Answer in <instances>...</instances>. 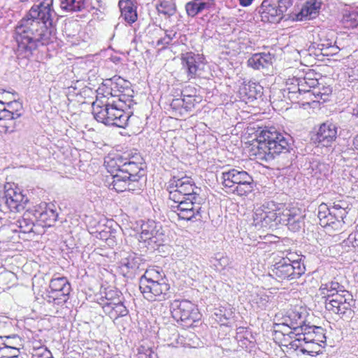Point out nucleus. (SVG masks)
<instances>
[{
    "mask_svg": "<svg viewBox=\"0 0 358 358\" xmlns=\"http://www.w3.org/2000/svg\"><path fill=\"white\" fill-rule=\"evenodd\" d=\"M52 6L53 0H38L17 22L13 33L17 57L29 58L38 47L55 38L56 13Z\"/></svg>",
    "mask_w": 358,
    "mask_h": 358,
    "instance_id": "obj_1",
    "label": "nucleus"
},
{
    "mask_svg": "<svg viewBox=\"0 0 358 358\" xmlns=\"http://www.w3.org/2000/svg\"><path fill=\"white\" fill-rule=\"evenodd\" d=\"M168 189L169 199L176 203L171 208L179 219L196 221L202 218L201 189L193 178L187 175L173 176L169 182Z\"/></svg>",
    "mask_w": 358,
    "mask_h": 358,
    "instance_id": "obj_2",
    "label": "nucleus"
},
{
    "mask_svg": "<svg viewBox=\"0 0 358 358\" xmlns=\"http://www.w3.org/2000/svg\"><path fill=\"white\" fill-rule=\"evenodd\" d=\"M142 158L133 157L131 159L122 156L105 161L108 172L110 174V180L108 179L109 187L117 192L125 190H134V183L138 182L145 171Z\"/></svg>",
    "mask_w": 358,
    "mask_h": 358,
    "instance_id": "obj_3",
    "label": "nucleus"
},
{
    "mask_svg": "<svg viewBox=\"0 0 358 358\" xmlns=\"http://www.w3.org/2000/svg\"><path fill=\"white\" fill-rule=\"evenodd\" d=\"M319 291L324 299V307L327 311L339 315L341 318L351 317L353 296L337 279L321 283Z\"/></svg>",
    "mask_w": 358,
    "mask_h": 358,
    "instance_id": "obj_4",
    "label": "nucleus"
},
{
    "mask_svg": "<svg viewBox=\"0 0 358 358\" xmlns=\"http://www.w3.org/2000/svg\"><path fill=\"white\" fill-rule=\"evenodd\" d=\"M291 138L281 133L275 127H266L258 136V145L253 149L257 159L266 162L273 160L281 154L289 152Z\"/></svg>",
    "mask_w": 358,
    "mask_h": 358,
    "instance_id": "obj_5",
    "label": "nucleus"
},
{
    "mask_svg": "<svg viewBox=\"0 0 358 358\" xmlns=\"http://www.w3.org/2000/svg\"><path fill=\"white\" fill-rule=\"evenodd\" d=\"M130 107L129 103L125 104L120 101L115 100L109 101L106 103L96 99L93 102L92 114L94 119L106 126H113L119 128H125L128 125L130 118L129 113L124 111V108Z\"/></svg>",
    "mask_w": 358,
    "mask_h": 358,
    "instance_id": "obj_6",
    "label": "nucleus"
},
{
    "mask_svg": "<svg viewBox=\"0 0 358 358\" xmlns=\"http://www.w3.org/2000/svg\"><path fill=\"white\" fill-rule=\"evenodd\" d=\"M139 289L148 301H161L169 298L170 285L159 271L150 269L140 278Z\"/></svg>",
    "mask_w": 358,
    "mask_h": 358,
    "instance_id": "obj_7",
    "label": "nucleus"
},
{
    "mask_svg": "<svg viewBox=\"0 0 358 358\" xmlns=\"http://www.w3.org/2000/svg\"><path fill=\"white\" fill-rule=\"evenodd\" d=\"M220 178L225 192L238 196H247L255 187L253 177L241 168L222 172Z\"/></svg>",
    "mask_w": 358,
    "mask_h": 358,
    "instance_id": "obj_8",
    "label": "nucleus"
},
{
    "mask_svg": "<svg viewBox=\"0 0 358 358\" xmlns=\"http://www.w3.org/2000/svg\"><path fill=\"white\" fill-rule=\"evenodd\" d=\"M348 204L343 201L334 203L329 207L326 203H321L318 207L317 217L320 224L327 230L334 231L342 229L345 224L344 218L348 214Z\"/></svg>",
    "mask_w": 358,
    "mask_h": 358,
    "instance_id": "obj_9",
    "label": "nucleus"
},
{
    "mask_svg": "<svg viewBox=\"0 0 358 358\" xmlns=\"http://www.w3.org/2000/svg\"><path fill=\"white\" fill-rule=\"evenodd\" d=\"M325 330L322 327H315L299 336L292 344L293 350H299L304 355L315 356L326 342Z\"/></svg>",
    "mask_w": 358,
    "mask_h": 358,
    "instance_id": "obj_10",
    "label": "nucleus"
},
{
    "mask_svg": "<svg viewBox=\"0 0 358 358\" xmlns=\"http://www.w3.org/2000/svg\"><path fill=\"white\" fill-rule=\"evenodd\" d=\"M170 310L173 318L184 327H192L201 317L197 306L189 300H174Z\"/></svg>",
    "mask_w": 358,
    "mask_h": 358,
    "instance_id": "obj_11",
    "label": "nucleus"
},
{
    "mask_svg": "<svg viewBox=\"0 0 358 358\" xmlns=\"http://www.w3.org/2000/svg\"><path fill=\"white\" fill-rule=\"evenodd\" d=\"M131 83L120 76H114L109 80H106L103 84L102 90L104 96H110L111 97H117L115 101H122L125 104H131L132 101V92L130 88Z\"/></svg>",
    "mask_w": 358,
    "mask_h": 358,
    "instance_id": "obj_12",
    "label": "nucleus"
},
{
    "mask_svg": "<svg viewBox=\"0 0 358 358\" xmlns=\"http://www.w3.org/2000/svg\"><path fill=\"white\" fill-rule=\"evenodd\" d=\"M45 299L49 303L62 306L69 299L71 286L68 279L64 276H54L49 285Z\"/></svg>",
    "mask_w": 358,
    "mask_h": 358,
    "instance_id": "obj_13",
    "label": "nucleus"
},
{
    "mask_svg": "<svg viewBox=\"0 0 358 358\" xmlns=\"http://www.w3.org/2000/svg\"><path fill=\"white\" fill-rule=\"evenodd\" d=\"M307 315L308 313L305 308L302 307L295 308L287 311L282 318V323L278 325H283L284 328L292 331L296 336H300V335L315 327L306 324Z\"/></svg>",
    "mask_w": 358,
    "mask_h": 358,
    "instance_id": "obj_14",
    "label": "nucleus"
},
{
    "mask_svg": "<svg viewBox=\"0 0 358 358\" xmlns=\"http://www.w3.org/2000/svg\"><path fill=\"white\" fill-rule=\"evenodd\" d=\"M292 3L293 0H264L259 11L262 21L278 22Z\"/></svg>",
    "mask_w": 358,
    "mask_h": 358,
    "instance_id": "obj_15",
    "label": "nucleus"
},
{
    "mask_svg": "<svg viewBox=\"0 0 358 358\" xmlns=\"http://www.w3.org/2000/svg\"><path fill=\"white\" fill-rule=\"evenodd\" d=\"M165 234L162 226L159 222L149 220L141 225V232L139 241L145 244V246L160 245L164 241Z\"/></svg>",
    "mask_w": 358,
    "mask_h": 358,
    "instance_id": "obj_16",
    "label": "nucleus"
},
{
    "mask_svg": "<svg viewBox=\"0 0 358 358\" xmlns=\"http://www.w3.org/2000/svg\"><path fill=\"white\" fill-rule=\"evenodd\" d=\"M181 62L188 80L202 76L206 64L203 55L187 52L182 55Z\"/></svg>",
    "mask_w": 358,
    "mask_h": 358,
    "instance_id": "obj_17",
    "label": "nucleus"
},
{
    "mask_svg": "<svg viewBox=\"0 0 358 358\" xmlns=\"http://www.w3.org/2000/svg\"><path fill=\"white\" fill-rule=\"evenodd\" d=\"M298 266L296 268L294 266H290L280 258H277L271 268L269 275L278 282L295 280L305 273L302 272L301 266Z\"/></svg>",
    "mask_w": 358,
    "mask_h": 358,
    "instance_id": "obj_18",
    "label": "nucleus"
},
{
    "mask_svg": "<svg viewBox=\"0 0 358 358\" xmlns=\"http://www.w3.org/2000/svg\"><path fill=\"white\" fill-rule=\"evenodd\" d=\"M305 214L299 208L286 207L282 204L280 210V224L286 225L293 231H299L304 226Z\"/></svg>",
    "mask_w": 358,
    "mask_h": 358,
    "instance_id": "obj_19",
    "label": "nucleus"
},
{
    "mask_svg": "<svg viewBox=\"0 0 358 358\" xmlns=\"http://www.w3.org/2000/svg\"><path fill=\"white\" fill-rule=\"evenodd\" d=\"M143 265L144 259L142 257L137 253L131 252L121 259L118 268L124 277L132 279L138 271L145 269Z\"/></svg>",
    "mask_w": 358,
    "mask_h": 358,
    "instance_id": "obj_20",
    "label": "nucleus"
},
{
    "mask_svg": "<svg viewBox=\"0 0 358 358\" xmlns=\"http://www.w3.org/2000/svg\"><path fill=\"white\" fill-rule=\"evenodd\" d=\"M28 202V199L16 189L3 190L1 204L2 210L8 208L10 211L20 212L24 208V205Z\"/></svg>",
    "mask_w": 358,
    "mask_h": 358,
    "instance_id": "obj_21",
    "label": "nucleus"
},
{
    "mask_svg": "<svg viewBox=\"0 0 358 358\" xmlns=\"http://www.w3.org/2000/svg\"><path fill=\"white\" fill-rule=\"evenodd\" d=\"M337 137V127L332 122L322 124L317 133L312 137L315 143L323 147H329Z\"/></svg>",
    "mask_w": 358,
    "mask_h": 358,
    "instance_id": "obj_22",
    "label": "nucleus"
},
{
    "mask_svg": "<svg viewBox=\"0 0 358 358\" xmlns=\"http://www.w3.org/2000/svg\"><path fill=\"white\" fill-rule=\"evenodd\" d=\"M317 74L313 71L307 72L303 77L294 78L293 80L298 83L299 90L303 91L306 99L313 101L312 96L319 95V93L313 92L311 88L318 85V79L316 77Z\"/></svg>",
    "mask_w": 358,
    "mask_h": 358,
    "instance_id": "obj_23",
    "label": "nucleus"
},
{
    "mask_svg": "<svg viewBox=\"0 0 358 358\" xmlns=\"http://www.w3.org/2000/svg\"><path fill=\"white\" fill-rule=\"evenodd\" d=\"M53 204L34 206L35 220L44 223L45 226L51 227L56 221L58 213L54 208Z\"/></svg>",
    "mask_w": 358,
    "mask_h": 358,
    "instance_id": "obj_24",
    "label": "nucleus"
},
{
    "mask_svg": "<svg viewBox=\"0 0 358 358\" xmlns=\"http://www.w3.org/2000/svg\"><path fill=\"white\" fill-rule=\"evenodd\" d=\"M35 222H38V220H35L34 208L28 209L24 213L23 215L13 224L19 230L16 229H13V230L24 234H28L29 237L31 238L30 234L34 233V227H35Z\"/></svg>",
    "mask_w": 358,
    "mask_h": 358,
    "instance_id": "obj_25",
    "label": "nucleus"
},
{
    "mask_svg": "<svg viewBox=\"0 0 358 358\" xmlns=\"http://www.w3.org/2000/svg\"><path fill=\"white\" fill-rule=\"evenodd\" d=\"M187 89H185L182 92V98L174 99L171 103V108L176 111H178L180 115H183V112L191 111L197 103L195 96L187 94Z\"/></svg>",
    "mask_w": 358,
    "mask_h": 358,
    "instance_id": "obj_26",
    "label": "nucleus"
},
{
    "mask_svg": "<svg viewBox=\"0 0 358 358\" xmlns=\"http://www.w3.org/2000/svg\"><path fill=\"white\" fill-rule=\"evenodd\" d=\"M264 207L267 208L263 228H271L280 224V210L282 204L273 201L264 203Z\"/></svg>",
    "mask_w": 358,
    "mask_h": 358,
    "instance_id": "obj_27",
    "label": "nucleus"
},
{
    "mask_svg": "<svg viewBox=\"0 0 358 358\" xmlns=\"http://www.w3.org/2000/svg\"><path fill=\"white\" fill-rule=\"evenodd\" d=\"M21 113L13 112L9 109L0 110V134L13 132L16 127L15 120L20 117Z\"/></svg>",
    "mask_w": 358,
    "mask_h": 358,
    "instance_id": "obj_28",
    "label": "nucleus"
},
{
    "mask_svg": "<svg viewBox=\"0 0 358 358\" xmlns=\"http://www.w3.org/2000/svg\"><path fill=\"white\" fill-rule=\"evenodd\" d=\"M273 339L279 345L286 346L289 349H292V344L299 336H296L295 334L292 333V331L284 328L283 325H275L273 331Z\"/></svg>",
    "mask_w": 358,
    "mask_h": 358,
    "instance_id": "obj_29",
    "label": "nucleus"
},
{
    "mask_svg": "<svg viewBox=\"0 0 358 358\" xmlns=\"http://www.w3.org/2000/svg\"><path fill=\"white\" fill-rule=\"evenodd\" d=\"M238 92L243 101H253L262 96L263 87L255 82H249L242 84Z\"/></svg>",
    "mask_w": 358,
    "mask_h": 358,
    "instance_id": "obj_30",
    "label": "nucleus"
},
{
    "mask_svg": "<svg viewBox=\"0 0 358 358\" xmlns=\"http://www.w3.org/2000/svg\"><path fill=\"white\" fill-rule=\"evenodd\" d=\"M235 339L238 346L250 352L255 347V339L248 328L239 327L236 329Z\"/></svg>",
    "mask_w": 358,
    "mask_h": 358,
    "instance_id": "obj_31",
    "label": "nucleus"
},
{
    "mask_svg": "<svg viewBox=\"0 0 358 358\" xmlns=\"http://www.w3.org/2000/svg\"><path fill=\"white\" fill-rule=\"evenodd\" d=\"M273 56L269 52H259L252 55L248 59V66L255 69L261 70L268 69L272 65Z\"/></svg>",
    "mask_w": 358,
    "mask_h": 358,
    "instance_id": "obj_32",
    "label": "nucleus"
},
{
    "mask_svg": "<svg viewBox=\"0 0 358 358\" xmlns=\"http://www.w3.org/2000/svg\"><path fill=\"white\" fill-rule=\"evenodd\" d=\"M136 0H120L118 6L121 11V16L125 22L131 24L138 19Z\"/></svg>",
    "mask_w": 358,
    "mask_h": 358,
    "instance_id": "obj_33",
    "label": "nucleus"
},
{
    "mask_svg": "<svg viewBox=\"0 0 358 358\" xmlns=\"http://www.w3.org/2000/svg\"><path fill=\"white\" fill-rule=\"evenodd\" d=\"M322 5L321 0H309L302 6L296 15L298 20H307L315 18L319 13Z\"/></svg>",
    "mask_w": 358,
    "mask_h": 358,
    "instance_id": "obj_34",
    "label": "nucleus"
},
{
    "mask_svg": "<svg viewBox=\"0 0 358 358\" xmlns=\"http://www.w3.org/2000/svg\"><path fill=\"white\" fill-rule=\"evenodd\" d=\"M215 5V0H192L185 4V10L189 17H194Z\"/></svg>",
    "mask_w": 358,
    "mask_h": 358,
    "instance_id": "obj_35",
    "label": "nucleus"
},
{
    "mask_svg": "<svg viewBox=\"0 0 358 358\" xmlns=\"http://www.w3.org/2000/svg\"><path fill=\"white\" fill-rule=\"evenodd\" d=\"M120 300H124V298L121 292L116 289H105L96 297V302L101 308H105V306H110L111 303H116Z\"/></svg>",
    "mask_w": 358,
    "mask_h": 358,
    "instance_id": "obj_36",
    "label": "nucleus"
},
{
    "mask_svg": "<svg viewBox=\"0 0 358 358\" xmlns=\"http://www.w3.org/2000/svg\"><path fill=\"white\" fill-rule=\"evenodd\" d=\"M102 310L107 316L113 320L124 317L129 313V310L124 306L123 300L111 303L110 306H105V308H102Z\"/></svg>",
    "mask_w": 358,
    "mask_h": 358,
    "instance_id": "obj_37",
    "label": "nucleus"
},
{
    "mask_svg": "<svg viewBox=\"0 0 358 358\" xmlns=\"http://www.w3.org/2000/svg\"><path fill=\"white\" fill-rule=\"evenodd\" d=\"M197 337L194 333L186 332L185 335L178 334V339L176 343H172L173 348H196L198 345Z\"/></svg>",
    "mask_w": 358,
    "mask_h": 358,
    "instance_id": "obj_38",
    "label": "nucleus"
},
{
    "mask_svg": "<svg viewBox=\"0 0 358 358\" xmlns=\"http://www.w3.org/2000/svg\"><path fill=\"white\" fill-rule=\"evenodd\" d=\"M158 337L166 343L169 347H173L172 343H176L178 339V333L174 327L159 329Z\"/></svg>",
    "mask_w": 358,
    "mask_h": 358,
    "instance_id": "obj_39",
    "label": "nucleus"
},
{
    "mask_svg": "<svg viewBox=\"0 0 358 358\" xmlns=\"http://www.w3.org/2000/svg\"><path fill=\"white\" fill-rule=\"evenodd\" d=\"M280 93H282L284 97L287 96L292 102H299L300 101L306 99V96H304L303 92L299 90L298 83L295 81L294 83H292V86L283 90L282 92L280 91Z\"/></svg>",
    "mask_w": 358,
    "mask_h": 358,
    "instance_id": "obj_40",
    "label": "nucleus"
},
{
    "mask_svg": "<svg viewBox=\"0 0 358 358\" xmlns=\"http://www.w3.org/2000/svg\"><path fill=\"white\" fill-rule=\"evenodd\" d=\"M59 7L64 12H79L85 8V0H59Z\"/></svg>",
    "mask_w": 358,
    "mask_h": 358,
    "instance_id": "obj_41",
    "label": "nucleus"
},
{
    "mask_svg": "<svg viewBox=\"0 0 358 358\" xmlns=\"http://www.w3.org/2000/svg\"><path fill=\"white\" fill-rule=\"evenodd\" d=\"M283 255V256L280 257L281 259L284 260L290 266H294L296 268H298V266L299 265L302 268V272H306V266L303 263L302 255L292 251L286 252V253Z\"/></svg>",
    "mask_w": 358,
    "mask_h": 358,
    "instance_id": "obj_42",
    "label": "nucleus"
},
{
    "mask_svg": "<svg viewBox=\"0 0 358 358\" xmlns=\"http://www.w3.org/2000/svg\"><path fill=\"white\" fill-rule=\"evenodd\" d=\"M210 263L217 271L221 273L227 269L230 264V259L224 253L217 252L211 258Z\"/></svg>",
    "mask_w": 358,
    "mask_h": 358,
    "instance_id": "obj_43",
    "label": "nucleus"
},
{
    "mask_svg": "<svg viewBox=\"0 0 358 358\" xmlns=\"http://www.w3.org/2000/svg\"><path fill=\"white\" fill-rule=\"evenodd\" d=\"M312 49L319 51L324 55H335L339 50L338 46L332 45V41L330 40H327L325 43H313L310 46L308 50L311 51Z\"/></svg>",
    "mask_w": 358,
    "mask_h": 358,
    "instance_id": "obj_44",
    "label": "nucleus"
},
{
    "mask_svg": "<svg viewBox=\"0 0 358 358\" xmlns=\"http://www.w3.org/2000/svg\"><path fill=\"white\" fill-rule=\"evenodd\" d=\"M343 26L348 29L358 27V14L357 9L354 10H345L341 20Z\"/></svg>",
    "mask_w": 358,
    "mask_h": 358,
    "instance_id": "obj_45",
    "label": "nucleus"
},
{
    "mask_svg": "<svg viewBox=\"0 0 358 358\" xmlns=\"http://www.w3.org/2000/svg\"><path fill=\"white\" fill-rule=\"evenodd\" d=\"M250 303L252 306L257 310H265L269 303V296L261 292L252 296Z\"/></svg>",
    "mask_w": 358,
    "mask_h": 358,
    "instance_id": "obj_46",
    "label": "nucleus"
},
{
    "mask_svg": "<svg viewBox=\"0 0 358 358\" xmlns=\"http://www.w3.org/2000/svg\"><path fill=\"white\" fill-rule=\"evenodd\" d=\"M234 313L233 308L229 305L227 307L222 306L215 312V320L221 324L225 325L227 321L234 317Z\"/></svg>",
    "mask_w": 358,
    "mask_h": 358,
    "instance_id": "obj_47",
    "label": "nucleus"
},
{
    "mask_svg": "<svg viewBox=\"0 0 358 358\" xmlns=\"http://www.w3.org/2000/svg\"><path fill=\"white\" fill-rule=\"evenodd\" d=\"M157 10L159 13L172 16L176 12V6L173 1L164 0L157 5Z\"/></svg>",
    "mask_w": 358,
    "mask_h": 358,
    "instance_id": "obj_48",
    "label": "nucleus"
},
{
    "mask_svg": "<svg viewBox=\"0 0 358 358\" xmlns=\"http://www.w3.org/2000/svg\"><path fill=\"white\" fill-rule=\"evenodd\" d=\"M267 208L264 207V203L254 211L253 224L258 228H263L264 221L266 217Z\"/></svg>",
    "mask_w": 358,
    "mask_h": 358,
    "instance_id": "obj_49",
    "label": "nucleus"
},
{
    "mask_svg": "<svg viewBox=\"0 0 358 358\" xmlns=\"http://www.w3.org/2000/svg\"><path fill=\"white\" fill-rule=\"evenodd\" d=\"M0 353L4 358H19L20 349L8 344L0 348Z\"/></svg>",
    "mask_w": 358,
    "mask_h": 358,
    "instance_id": "obj_50",
    "label": "nucleus"
},
{
    "mask_svg": "<svg viewBox=\"0 0 358 358\" xmlns=\"http://www.w3.org/2000/svg\"><path fill=\"white\" fill-rule=\"evenodd\" d=\"M31 354V358H53L51 352L44 345L34 346Z\"/></svg>",
    "mask_w": 358,
    "mask_h": 358,
    "instance_id": "obj_51",
    "label": "nucleus"
},
{
    "mask_svg": "<svg viewBox=\"0 0 358 358\" xmlns=\"http://www.w3.org/2000/svg\"><path fill=\"white\" fill-rule=\"evenodd\" d=\"M138 358H157V355L150 348L141 346L138 348Z\"/></svg>",
    "mask_w": 358,
    "mask_h": 358,
    "instance_id": "obj_52",
    "label": "nucleus"
},
{
    "mask_svg": "<svg viewBox=\"0 0 358 358\" xmlns=\"http://www.w3.org/2000/svg\"><path fill=\"white\" fill-rule=\"evenodd\" d=\"M347 245H351L352 247H358V231L351 233L345 241Z\"/></svg>",
    "mask_w": 358,
    "mask_h": 358,
    "instance_id": "obj_53",
    "label": "nucleus"
},
{
    "mask_svg": "<svg viewBox=\"0 0 358 358\" xmlns=\"http://www.w3.org/2000/svg\"><path fill=\"white\" fill-rule=\"evenodd\" d=\"M5 107L6 109H9L11 111L18 113V108H20L21 106L19 102L14 101H6L5 103Z\"/></svg>",
    "mask_w": 358,
    "mask_h": 358,
    "instance_id": "obj_54",
    "label": "nucleus"
},
{
    "mask_svg": "<svg viewBox=\"0 0 358 358\" xmlns=\"http://www.w3.org/2000/svg\"><path fill=\"white\" fill-rule=\"evenodd\" d=\"M171 42V38L169 36H164L157 41V45L160 46L161 48L163 49L169 45Z\"/></svg>",
    "mask_w": 358,
    "mask_h": 358,
    "instance_id": "obj_55",
    "label": "nucleus"
},
{
    "mask_svg": "<svg viewBox=\"0 0 358 358\" xmlns=\"http://www.w3.org/2000/svg\"><path fill=\"white\" fill-rule=\"evenodd\" d=\"M8 94V92H6L3 90H0V110L3 109H6L5 103L6 99V95Z\"/></svg>",
    "mask_w": 358,
    "mask_h": 358,
    "instance_id": "obj_56",
    "label": "nucleus"
},
{
    "mask_svg": "<svg viewBox=\"0 0 358 358\" xmlns=\"http://www.w3.org/2000/svg\"><path fill=\"white\" fill-rule=\"evenodd\" d=\"M252 1L253 0H239L240 4L244 7L250 6Z\"/></svg>",
    "mask_w": 358,
    "mask_h": 358,
    "instance_id": "obj_57",
    "label": "nucleus"
},
{
    "mask_svg": "<svg viewBox=\"0 0 358 358\" xmlns=\"http://www.w3.org/2000/svg\"><path fill=\"white\" fill-rule=\"evenodd\" d=\"M165 36H169L171 38V41H172L173 38L176 36V32H173V31H166Z\"/></svg>",
    "mask_w": 358,
    "mask_h": 358,
    "instance_id": "obj_58",
    "label": "nucleus"
},
{
    "mask_svg": "<svg viewBox=\"0 0 358 358\" xmlns=\"http://www.w3.org/2000/svg\"><path fill=\"white\" fill-rule=\"evenodd\" d=\"M353 145L355 148L358 150V134L355 137L353 140Z\"/></svg>",
    "mask_w": 358,
    "mask_h": 358,
    "instance_id": "obj_59",
    "label": "nucleus"
},
{
    "mask_svg": "<svg viewBox=\"0 0 358 358\" xmlns=\"http://www.w3.org/2000/svg\"><path fill=\"white\" fill-rule=\"evenodd\" d=\"M353 114L358 116V104L356 106V107L353 109Z\"/></svg>",
    "mask_w": 358,
    "mask_h": 358,
    "instance_id": "obj_60",
    "label": "nucleus"
},
{
    "mask_svg": "<svg viewBox=\"0 0 358 358\" xmlns=\"http://www.w3.org/2000/svg\"><path fill=\"white\" fill-rule=\"evenodd\" d=\"M4 344H8L9 345H11V343H10V341H8L7 343H3V345H4Z\"/></svg>",
    "mask_w": 358,
    "mask_h": 358,
    "instance_id": "obj_61",
    "label": "nucleus"
},
{
    "mask_svg": "<svg viewBox=\"0 0 358 358\" xmlns=\"http://www.w3.org/2000/svg\"><path fill=\"white\" fill-rule=\"evenodd\" d=\"M20 1L22 2H25V1H27L28 0H20Z\"/></svg>",
    "mask_w": 358,
    "mask_h": 358,
    "instance_id": "obj_62",
    "label": "nucleus"
},
{
    "mask_svg": "<svg viewBox=\"0 0 358 358\" xmlns=\"http://www.w3.org/2000/svg\"><path fill=\"white\" fill-rule=\"evenodd\" d=\"M357 170H358V166H357Z\"/></svg>",
    "mask_w": 358,
    "mask_h": 358,
    "instance_id": "obj_63",
    "label": "nucleus"
}]
</instances>
